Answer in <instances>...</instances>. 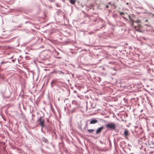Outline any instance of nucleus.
<instances>
[{
	"label": "nucleus",
	"instance_id": "11",
	"mask_svg": "<svg viewBox=\"0 0 154 154\" xmlns=\"http://www.w3.org/2000/svg\"><path fill=\"white\" fill-rule=\"evenodd\" d=\"M88 131L90 133H92L94 131V129H88Z\"/></svg>",
	"mask_w": 154,
	"mask_h": 154
},
{
	"label": "nucleus",
	"instance_id": "5",
	"mask_svg": "<svg viewBox=\"0 0 154 154\" xmlns=\"http://www.w3.org/2000/svg\"><path fill=\"white\" fill-rule=\"evenodd\" d=\"M124 135L125 138H128V136L129 135V134L128 132V130L127 129L125 130L124 132Z\"/></svg>",
	"mask_w": 154,
	"mask_h": 154
},
{
	"label": "nucleus",
	"instance_id": "1",
	"mask_svg": "<svg viewBox=\"0 0 154 154\" xmlns=\"http://www.w3.org/2000/svg\"><path fill=\"white\" fill-rule=\"evenodd\" d=\"M131 25L132 26H134V28L135 29H136V31H138L139 29H140L142 27V26L140 24H138V25L136 26L135 25H134V23H141V20H136L134 21L133 20H131Z\"/></svg>",
	"mask_w": 154,
	"mask_h": 154
},
{
	"label": "nucleus",
	"instance_id": "3",
	"mask_svg": "<svg viewBox=\"0 0 154 154\" xmlns=\"http://www.w3.org/2000/svg\"><path fill=\"white\" fill-rule=\"evenodd\" d=\"M120 15L124 18L126 19L128 17L129 18L130 20H132V19L130 16L126 13H123L122 12H119Z\"/></svg>",
	"mask_w": 154,
	"mask_h": 154
},
{
	"label": "nucleus",
	"instance_id": "2",
	"mask_svg": "<svg viewBox=\"0 0 154 154\" xmlns=\"http://www.w3.org/2000/svg\"><path fill=\"white\" fill-rule=\"evenodd\" d=\"M106 127L110 130H115L116 128V125L113 122L108 124L106 125Z\"/></svg>",
	"mask_w": 154,
	"mask_h": 154
},
{
	"label": "nucleus",
	"instance_id": "14",
	"mask_svg": "<svg viewBox=\"0 0 154 154\" xmlns=\"http://www.w3.org/2000/svg\"><path fill=\"white\" fill-rule=\"evenodd\" d=\"M106 8H108L109 7V6L108 5H106Z\"/></svg>",
	"mask_w": 154,
	"mask_h": 154
},
{
	"label": "nucleus",
	"instance_id": "9",
	"mask_svg": "<svg viewBox=\"0 0 154 154\" xmlns=\"http://www.w3.org/2000/svg\"><path fill=\"white\" fill-rule=\"evenodd\" d=\"M42 140L43 141L45 142L46 143H48V140L45 137H42Z\"/></svg>",
	"mask_w": 154,
	"mask_h": 154
},
{
	"label": "nucleus",
	"instance_id": "6",
	"mask_svg": "<svg viewBox=\"0 0 154 154\" xmlns=\"http://www.w3.org/2000/svg\"><path fill=\"white\" fill-rule=\"evenodd\" d=\"M104 128L103 127H102L99 128H98L96 131V134H97L100 133L102 130Z\"/></svg>",
	"mask_w": 154,
	"mask_h": 154
},
{
	"label": "nucleus",
	"instance_id": "16",
	"mask_svg": "<svg viewBox=\"0 0 154 154\" xmlns=\"http://www.w3.org/2000/svg\"><path fill=\"white\" fill-rule=\"evenodd\" d=\"M57 6H59V7L60 6H58V5H57Z\"/></svg>",
	"mask_w": 154,
	"mask_h": 154
},
{
	"label": "nucleus",
	"instance_id": "7",
	"mask_svg": "<svg viewBox=\"0 0 154 154\" xmlns=\"http://www.w3.org/2000/svg\"><path fill=\"white\" fill-rule=\"evenodd\" d=\"M98 122L97 121L96 119H93L90 122V124H94L97 123Z\"/></svg>",
	"mask_w": 154,
	"mask_h": 154
},
{
	"label": "nucleus",
	"instance_id": "15",
	"mask_svg": "<svg viewBox=\"0 0 154 154\" xmlns=\"http://www.w3.org/2000/svg\"><path fill=\"white\" fill-rule=\"evenodd\" d=\"M57 6H59V7L60 6H58V5H57Z\"/></svg>",
	"mask_w": 154,
	"mask_h": 154
},
{
	"label": "nucleus",
	"instance_id": "10",
	"mask_svg": "<svg viewBox=\"0 0 154 154\" xmlns=\"http://www.w3.org/2000/svg\"><path fill=\"white\" fill-rule=\"evenodd\" d=\"M70 3L73 5H74L75 3V0H70Z\"/></svg>",
	"mask_w": 154,
	"mask_h": 154
},
{
	"label": "nucleus",
	"instance_id": "13",
	"mask_svg": "<svg viewBox=\"0 0 154 154\" xmlns=\"http://www.w3.org/2000/svg\"><path fill=\"white\" fill-rule=\"evenodd\" d=\"M6 63H7V62L3 61V62H1V65H2L3 64H5Z\"/></svg>",
	"mask_w": 154,
	"mask_h": 154
},
{
	"label": "nucleus",
	"instance_id": "18",
	"mask_svg": "<svg viewBox=\"0 0 154 154\" xmlns=\"http://www.w3.org/2000/svg\"><path fill=\"white\" fill-rule=\"evenodd\" d=\"M128 3H127V5H128Z\"/></svg>",
	"mask_w": 154,
	"mask_h": 154
},
{
	"label": "nucleus",
	"instance_id": "4",
	"mask_svg": "<svg viewBox=\"0 0 154 154\" xmlns=\"http://www.w3.org/2000/svg\"><path fill=\"white\" fill-rule=\"evenodd\" d=\"M39 122V124L41 127L43 128L44 127L45 124V120L44 118L42 117H40L38 120Z\"/></svg>",
	"mask_w": 154,
	"mask_h": 154
},
{
	"label": "nucleus",
	"instance_id": "8",
	"mask_svg": "<svg viewBox=\"0 0 154 154\" xmlns=\"http://www.w3.org/2000/svg\"><path fill=\"white\" fill-rule=\"evenodd\" d=\"M76 108H73L71 110V112L72 114H73V113L76 112Z\"/></svg>",
	"mask_w": 154,
	"mask_h": 154
},
{
	"label": "nucleus",
	"instance_id": "17",
	"mask_svg": "<svg viewBox=\"0 0 154 154\" xmlns=\"http://www.w3.org/2000/svg\"><path fill=\"white\" fill-rule=\"evenodd\" d=\"M146 21L147 22V20H146Z\"/></svg>",
	"mask_w": 154,
	"mask_h": 154
},
{
	"label": "nucleus",
	"instance_id": "12",
	"mask_svg": "<svg viewBox=\"0 0 154 154\" xmlns=\"http://www.w3.org/2000/svg\"><path fill=\"white\" fill-rule=\"evenodd\" d=\"M56 82V80H53L51 82V85L52 86V85L53 84L55 83Z\"/></svg>",
	"mask_w": 154,
	"mask_h": 154
}]
</instances>
